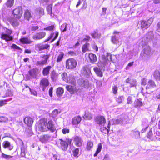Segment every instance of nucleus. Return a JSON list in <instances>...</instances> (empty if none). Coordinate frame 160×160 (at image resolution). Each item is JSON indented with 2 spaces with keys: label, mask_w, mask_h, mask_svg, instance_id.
<instances>
[{
  "label": "nucleus",
  "mask_w": 160,
  "mask_h": 160,
  "mask_svg": "<svg viewBox=\"0 0 160 160\" xmlns=\"http://www.w3.org/2000/svg\"><path fill=\"white\" fill-rule=\"evenodd\" d=\"M143 49L141 52L140 57L144 60H147L152 54V53L149 46L146 45L143 47Z\"/></svg>",
  "instance_id": "obj_1"
},
{
  "label": "nucleus",
  "mask_w": 160,
  "mask_h": 160,
  "mask_svg": "<svg viewBox=\"0 0 160 160\" xmlns=\"http://www.w3.org/2000/svg\"><path fill=\"white\" fill-rule=\"evenodd\" d=\"M156 87L154 82L152 80H150L148 82V86L146 87V89L149 88H154Z\"/></svg>",
  "instance_id": "obj_33"
},
{
  "label": "nucleus",
  "mask_w": 160,
  "mask_h": 160,
  "mask_svg": "<svg viewBox=\"0 0 160 160\" xmlns=\"http://www.w3.org/2000/svg\"><path fill=\"white\" fill-rule=\"evenodd\" d=\"M47 128L48 131L49 130L52 132L56 131V128L54 122L52 120H49L47 122Z\"/></svg>",
  "instance_id": "obj_5"
},
{
  "label": "nucleus",
  "mask_w": 160,
  "mask_h": 160,
  "mask_svg": "<svg viewBox=\"0 0 160 160\" xmlns=\"http://www.w3.org/2000/svg\"><path fill=\"white\" fill-rule=\"evenodd\" d=\"M20 41L22 43L29 44L31 43L33 41H31L30 39L27 37L22 38L20 39Z\"/></svg>",
  "instance_id": "obj_26"
},
{
  "label": "nucleus",
  "mask_w": 160,
  "mask_h": 160,
  "mask_svg": "<svg viewBox=\"0 0 160 160\" xmlns=\"http://www.w3.org/2000/svg\"><path fill=\"white\" fill-rule=\"evenodd\" d=\"M89 45V43H86L82 46V51L84 53L88 50V47Z\"/></svg>",
  "instance_id": "obj_44"
},
{
  "label": "nucleus",
  "mask_w": 160,
  "mask_h": 160,
  "mask_svg": "<svg viewBox=\"0 0 160 160\" xmlns=\"http://www.w3.org/2000/svg\"><path fill=\"white\" fill-rule=\"evenodd\" d=\"M13 13L14 16H16V18H20L22 14V9L21 7H19L14 9L13 12Z\"/></svg>",
  "instance_id": "obj_10"
},
{
  "label": "nucleus",
  "mask_w": 160,
  "mask_h": 160,
  "mask_svg": "<svg viewBox=\"0 0 160 160\" xmlns=\"http://www.w3.org/2000/svg\"><path fill=\"white\" fill-rule=\"evenodd\" d=\"M13 96L12 92L8 90L6 92L5 95L2 97V98H4L12 96Z\"/></svg>",
  "instance_id": "obj_50"
},
{
  "label": "nucleus",
  "mask_w": 160,
  "mask_h": 160,
  "mask_svg": "<svg viewBox=\"0 0 160 160\" xmlns=\"http://www.w3.org/2000/svg\"><path fill=\"white\" fill-rule=\"evenodd\" d=\"M12 100V98H11L6 100H0V107H2L3 105L6 104V102H9Z\"/></svg>",
  "instance_id": "obj_43"
},
{
  "label": "nucleus",
  "mask_w": 160,
  "mask_h": 160,
  "mask_svg": "<svg viewBox=\"0 0 160 160\" xmlns=\"http://www.w3.org/2000/svg\"><path fill=\"white\" fill-rule=\"evenodd\" d=\"M49 46L48 44L39 45L38 47L39 51L48 49Z\"/></svg>",
  "instance_id": "obj_39"
},
{
  "label": "nucleus",
  "mask_w": 160,
  "mask_h": 160,
  "mask_svg": "<svg viewBox=\"0 0 160 160\" xmlns=\"http://www.w3.org/2000/svg\"><path fill=\"white\" fill-rule=\"evenodd\" d=\"M60 140L61 141L60 144L61 148L63 151L67 150L68 147V144L62 139H61Z\"/></svg>",
  "instance_id": "obj_24"
},
{
  "label": "nucleus",
  "mask_w": 160,
  "mask_h": 160,
  "mask_svg": "<svg viewBox=\"0 0 160 160\" xmlns=\"http://www.w3.org/2000/svg\"><path fill=\"white\" fill-rule=\"evenodd\" d=\"M52 68V66H48L43 68L42 73L44 76H48L49 74V72Z\"/></svg>",
  "instance_id": "obj_19"
},
{
  "label": "nucleus",
  "mask_w": 160,
  "mask_h": 160,
  "mask_svg": "<svg viewBox=\"0 0 160 160\" xmlns=\"http://www.w3.org/2000/svg\"><path fill=\"white\" fill-rule=\"evenodd\" d=\"M111 122L113 124H118L122 122L121 119L120 118H118L117 119H113L111 121Z\"/></svg>",
  "instance_id": "obj_41"
},
{
  "label": "nucleus",
  "mask_w": 160,
  "mask_h": 160,
  "mask_svg": "<svg viewBox=\"0 0 160 160\" xmlns=\"http://www.w3.org/2000/svg\"><path fill=\"white\" fill-rule=\"evenodd\" d=\"M67 82L71 83L74 85H75L76 84V81L74 78H69L68 79V81Z\"/></svg>",
  "instance_id": "obj_53"
},
{
  "label": "nucleus",
  "mask_w": 160,
  "mask_h": 160,
  "mask_svg": "<svg viewBox=\"0 0 160 160\" xmlns=\"http://www.w3.org/2000/svg\"><path fill=\"white\" fill-rule=\"evenodd\" d=\"M58 74L54 70L52 71L51 76V78L53 80H56L58 78Z\"/></svg>",
  "instance_id": "obj_40"
},
{
  "label": "nucleus",
  "mask_w": 160,
  "mask_h": 160,
  "mask_svg": "<svg viewBox=\"0 0 160 160\" xmlns=\"http://www.w3.org/2000/svg\"><path fill=\"white\" fill-rule=\"evenodd\" d=\"M14 0H8L7 3L6 5L8 7H11L13 4Z\"/></svg>",
  "instance_id": "obj_51"
},
{
  "label": "nucleus",
  "mask_w": 160,
  "mask_h": 160,
  "mask_svg": "<svg viewBox=\"0 0 160 160\" xmlns=\"http://www.w3.org/2000/svg\"><path fill=\"white\" fill-rule=\"evenodd\" d=\"M30 28L31 31H34L38 30L39 28V27L37 26H31Z\"/></svg>",
  "instance_id": "obj_63"
},
{
  "label": "nucleus",
  "mask_w": 160,
  "mask_h": 160,
  "mask_svg": "<svg viewBox=\"0 0 160 160\" xmlns=\"http://www.w3.org/2000/svg\"><path fill=\"white\" fill-rule=\"evenodd\" d=\"M73 142L76 146L80 147L82 145L83 140L81 137L78 136H76L74 138Z\"/></svg>",
  "instance_id": "obj_13"
},
{
  "label": "nucleus",
  "mask_w": 160,
  "mask_h": 160,
  "mask_svg": "<svg viewBox=\"0 0 160 160\" xmlns=\"http://www.w3.org/2000/svg\"><path fill=\"white\" fill-rule=\"evenodd\" d=\"M51 138V135L48 134L41 135L40 137V141L42 143H45L49 140Z\"/></svg>",
  "instance_id": "obj_15"
},
{
  "label": "nucleus",
  "mask_w": 160,
  "mask_h": 160,
  "mask_svg": "<svg viewBox=\"0 0 160 160\" xmlns=\"http://www.w3.org/2000/svg\"><path fill=\"white\" fill-rule=\"evenodd\" d=\"M95 120L97 123L99 125L104 126L106 122L105 119L103 116H99L97 117L95 119Z\"/></svg>",
  "instance_id": "obj_14"
},
{
  "label": "nucleus",
  "mask_w": 160,
  "mask_h": 160,
  "mask_svg": "<svg viewBox=\"0 0 160 160\" xmlns=\"http://www.w3.org/2000/svg\"><path fill=\"white\" fill-rule=\"evenodd\" d=\"M102 148V145L101 143H99L98 145V148L97 150L94 155V157L97 156L98 153L101 151Z\"/></svg>",
  "instance_id": "obj_45"
},
{
  "label": "nucleus",
  "mask_w": 160,
  "mask_h": 160,
  "mask_svg": "<svg viewBox=\"0 0 160 160\" xmlns=\"http://www.w3.org/2000/svg\"><path fill=\"white\" fill-rule=\"evenodd\" d=\"M46 33L41 32L35 33L32 36V38L35 40H39L43 38L46 36Z\"/></svg>",
  "instance_id": "obj_6"
},
{
  "label": "nucleus",
  "mask_w": 160,
  "mask_h": 160,
  "mask_svg": "<svg viewBox=\"0 0 160 160\" xmlns=\"http://www.w3.org/2000/svg\"><path fill=\"white\" fill-rule=\"evenodd\" d=\"M79 149L77 148L73 151V156L75 157H78V154L79 153Z\"/></svg>",
  "instance_id": "obj_52"
},
{
  "label": "nucleus",
  "mask_w": 160,
  "mask_h": 160,
  "mask_svg": "<svg viewBox=\"0 0 160 160\" xmlns=\"http://www.w3.org/2000/svg\"><path fill=\"white\" fill-rule=\"evenodd\" d=\"M62 132L63 134H66L69 132V130L68 128H65L62 129Z\"/></svg>",
  "instance_id": "obj_60"
},
{
  "label": "nucleus",
  "mask_w": 160,
  "mask_h": 160,
  "mask_svg": "<svg viewBox=\"0 0 160 160\" xmlns=\"http://www.w3.org/2000/svg\"><path fill=\"white\" fill-rule=\"evenodd\" d=\"M153 34L152 32H150L147 34V41L150 42L153 38Z\"/></svg>",
  "instance_id": "obj_32"
},
{
  "label": "nucleus",
  "mask_w": 160,
  "mask_h": 160,
  "mask_svg": "<svg viewBox=\"0 0 160 160\" xmlns=\"http://www.w3.org/2000/svg\"><path fill=\"white\" fill-rule=\"evenodd\" d=\"M88 57L89 58L90 62L92 63L96 62L97 60L96 56L93 54L90 53L88 54Z\"/></svg>",
  "instance_id": "obj_21"
},
{
  "label": "nucleus",
  "mask_w": 160,
  "mask_h": 160,
  "mask_svg": "<svg viewBox=\"0 0 160 160\" xmlns=\"http://www.w3.org/2000/svg\"><path fill=\"white\" fill-rule=\"evenodd\" d=\"M3 29L5 33H2L1 35V38L3 40H5L6 42L12 40L13 38L10 36L12 32V31L5 27L3 28Z\"/></svg>",
  "instance_id": "obj_3"
},
{
  "label": "nucleus",
  "mask_w": 160,
  "mask_h": 160,
  "mask_svg": "<svg viewBox=\"0 0 160 160\" xmlns=\"http://www.w3.org/2000/svg\"><path fill=\"white\" fill-rule=\"evenodd\" d=\"M67 90L71 92H73L74 91V86L71 85H67L66 86Z\"/></svg>",
  "instance_id": "obj_46"
},
{
  "label": "nucleus",
  "mask_w": 160,
  "mask_h": 160,
  "mask_svg": "<svg viewBox=\"0 0 160 160\" xmlns=\"http://www.w3.org/2000/svg\"><path fill=\"white\" fill-rule=\"evenodd\" d=\"M49 55H44L42 57L43 59L42 60L38 61L36 62L37 65H38L42 66L47 64V61L49 58Z\"/></svg>",
  "instance_id": "obj_9"
},
{
  "label": "nucleus",
  "mask_w": 160,
  "mask_h": 160,
  "mask_svg": "<svg viewBox=\"0 0 160 160\" xmlns=\"http://www.w3.org/2000/svg\"><path fill=\"white\" fill-rule=\"evenodd\" d=\"M2 157L5 159L8 160L12 157V156L11 155H6L3 152L2 153Z\"/></svg>",
  "instance_id": "obj_54"
},
{
  "label": "nucleus",
  "mask_w": 160,
  "mask_h": 160,
  "mask_svg": "<svg viewBox=\"0 0 160 160\" xmlns=\"http://www.w3.org/2000/svg\"><path fill=\"white\" fill-rule=\"evenodd\" d=\"M93 70L98 77H102L103 73L101 68L98 67H95L94 68Z\"/></svg>",
  "instance_id": "obj_18"
},
{
  "label": "nucleus",
  "mask_w": 160,
  "mask_h": 160,
  "mask_svg": "<svg viewBox=\"0 0 160 160\" xmlns=\"http://www.w3.org/2000/svg\"><path fill=\"white\" fill-rule=\"evenodd\" d=\"M8 20L14 27H17L19 25V20L16 18H9Z\"/></svg>",
  "instance_id": "obj_16"
},
{
  "label": "nucleus",
  "mask_w": 160,
  "mask_h": 160,
  "mask_svg": "<svg viewBox=\"0 0 160 160\" xmlns=\"http://www.w3.org/2000/svg\"><path fill=\"white\" fill-rule=\"evenodd\" d=\"M92 117L93 116L92 114L88 111H86L85 112V115L83 116V118L87 120H90L92 118Z\"/></svg>",
  "instance_id": "obj_29"
},
{
  "label": "nucleus",
  "mask_w": 160,
  "mask_h": 160,
  "mask_svg": "<svg viewBox=\"0 0 160 160\" xmlns=\"http://www.w3.org/2000/svg\"><path fill=\"white\" fill-rule=\"evenodd\" d=\"M81 72L82 74L88 78H89L92 75L90 68L86 66L82 68Z\"/></svg>",
  "instance_id": "obj_7"
},
{
  "label": "nucleus",
  "mask_w": 160,
  "mask_h": 160,
  "mask_svg": "<svg viewBox=\"0 0 160 160\" xmlns=\"http://www.w3.org/2000/svg\"><path fill=\"white\" fill-rule=\"evenodd\" d=\"M64 92L63 89L61 87H59L57 90L56 94L57 95L58 97L61 96Z\"/></svg>",
  "instance_id": "obj_34"
},
{
  "label": "nucleus",
  "mask_w": 160,
  "mask_h": 160,
  "mask_svg": "<svg viewBox=\"0 0 160 160\" xmlns=\"http://www.w3.org/2000/svg\"><path fill=\"white\" fill-rule=\"evenodd\" d=\"M138 24H140L141 28L142 29L143 28L146 29L149 27V24H148L147 21H140L138 22Z\"/></svg>",
  "instance_id": "obj_25"
},
{
  "label": "nucleus",
  "mask_w": 160,
  "mask_h": 160,
  "mask_svg": "<svg viewBox=\"0 0 160 160\" xmlns=\"http://www.w3.org/2000/svg\"><path fill=\"white\" fill-rule=\"evenodd\" d=\"M123 96H120L116 98V101L119 103H121L122 102V100L123 99Z\"/></svg>",
  "instance_id": "obj_59"
},
{
  "label": "nucleus",
  "mask_w": 160,
  "mask_h": 160,
  "mask_svg": "<svg viewBox=\"0 0 160 160\" xmlns=\"http://www.w3.org/2000/svg\"><path fill=\"white\" fill-rule=\"evenodd\" d=\"M93 142L91 140L88 141L87 142L85 150L88 151L90 150L91 148L93 147Z\"/></svg>",
  "instance_id": "obj_30"
},
{
  "label": "nucleus",
  "mask_w": 160,
  "mask_h": 160,
  "mask_svg": "<svg viewBox=\"0 0 160 160\" xmlns=\"http://www.w3.org/2000/svg\"><path fill=\"white\" fill-rule=\"evenodd\" d=\"M36 129L41 132L47 131L46 120L45 119H41L36 125Z\"/></svg>",
  "instance_id": "obj_2"
},
{
  "label": "nucleus",
  "mask_w": 160,
  "mask_h": 160,
  "mask_svg": "<svg viewBox=\"0 0 160 160\" xmlns=\"http://www.w3.org/2000/svg\"><path fill=\"white\" fill-rule=\"evenodd\" d=\"M58 32L57 31L55 33H52L51 34L50 36L48 37V38L47 40H46L45 42H47L50 39H51L52 38H53L51 42H52L53 41H54L58 37Z\"/></svg>",
  "instance_id": "obj_17"
},
{
  "label": "nucleus",
  "mask_w": 160,
  "mask_h": 160,
  "mask_svg": "<svg viewBox=\"0 0 160 160\" xmlns=\"http://www.w3.org/2000/svg\"><path fill=\"white\" fill-rule=\"evenodd\" d=\"M64 55V54L63 52H60L59 53L57 57V62H61L63 58Z\"/></svg>",
  "instance_id": "obj_38"
},
{
  "label": "nucleus",
  "mask_w": 160,
  "mask_h": 160,
  "mask_svg": "<svg viewBox=\"0 0 160 160\" xmlns=\"http://www.w3.org/2000/svg\"><path fill=\"white\" fill-rule=\"evenodd\" d=\"M58 114V110L57 109L53 110L52 112V115L53 117H55Z\"/></svg>",
  "instance_id": "obj_64"
},
{
  "label": "nucleus",
  "mask_w": 160,
  "mask_h": 160,
  "mask_svg": "<svg viewBox=\"0 0 160 160\" xmlns=\"http://www.w3.org/2000/svg\"><path fill=\"white\" fill-rule=\"evenodd\" d=\"M133 134L137 138H140V133L139 131H136L133 132Z\"/></svg>",
  "instance_id": "obj_61"
},
{
  "label": "nucleus",
  "mask_w": 160,
  "mask_h": 160,
  "mask_svg": "<svg viewBox=\"0 0 160 160\" xmlns=\"http://www.w3.org/2000/svg\"><path fill=\"white\" fill-rule=\"evenodd\" d=\"M77 62L74 59L70 58L66 61V68L68 69L73 70L76 68Z\"/></svg>",
  "instance_id": "obj_4"
},
{
  "label": "nucleus",
  "mask_w": 160,
  "mask_h": 160,
  "mask_svg": "<svg viewBox=\"0 0 160 160\" xmlns=\"http://www.w3.org/2000/svg\"><path fill=\"white\" fill-rule=\"evenodd\" d=\"M36 72V69L34 68L30 70L29 71V73L30 76L33 78H36L37 75Z\"/></svg>",
  "instance_id": "obj_37"
},
{
  "label": "nucleus",
  "mask_w": 160,
  "mask_h": 160,
  "mask_svg": "<svg viewBox=\"0 0 160 160\" xmlns=\"http://www.w3.org/2000/svg\"><path fill=\"white\" fill-rule=\"evenodd\" d=\"M127 83L130 84V87H135L137 85L136 81L135 80L128 78L126 80Z\"/></svg>",
  "instance_id": "obj_22"
},
{
  "label": "nucleus",
  "mask_w": 160,
  "mask_h": 160,
  "mask_svg": "<svg viewBox=\"0 0 160 160\" xmlns=\"http://www.w3.org/2000/svg\"><path fill=\"white\" fill-rule=\"evenodd\" d=\"M49 82L48 79L46 78H43L40 81V85L42 88V90L44 91L46 87L48 86Z\"/></svg>",
  "instance_id": "obj_8"
},
{
  "label": "nucleus",
  "mask_w": 160,
  "mask_h": 160,
  "mask_svg": "<svg viewBox=\"0 0 160 160\" xmlns=\"http://www.w3.org/2000/svg\"><path fill=\"white\" fill-rule=\"evenodd\" d=\"M3 146L4 148H8L9 150H11L13 148V147L11 145L10 143L8 141L4 142L3 143Z\"/></svg>",
  "instance_id": "obj_31"
},
{
  "label": "nucleus",
  "mask_w": 160,
  "mask_h": 160,
  "mask_svg": "<svg viewBox=\"0 0 160 160\" xmlns=\"http://www.w3.org/2000/svg\"><path fill=\"white\" fill-rule=\"evenodd\" d=\"M119 32L116 31L113 32V35L111 37V41L113 43L116 44L119 42Z\"/></svg>",
  "instance_id": "obj_12"
},
{
  "label": "nucleus",
  "mask_w": 160,
  "mask_h": 160,
  "mask_svg": "<svg viewBox=\"0 0 160 160\" xmlns=\"http://www.w3.org/2000/svg\"><path fill=\"white\" fill-rule=\"evenodd\" d=\"M55 27L54 25H52L44 28V30L51 31Z\"/></svg>",
  "instance_id": "obj_55"
},
{
  "label": "nucleus",
  "mask_w": 160,
  "mask_h": 160,
  "mask_svg": "<svg viewBox=\"0 0 160 160\" xmlns=\"http://www.w3.org/2000/svg\"><path fill=\"white\" fill-rule=\"evenodd\" d=\"M78 84L81 87L86 88L88 86V80L83 78H80L78 81Z\"/></svg>",
  "instance_id": "obj_11"
},
{
  "label": "nucleus",
  "mask_w": 160,
  "mask_h": 160,
  "mask_svg": "<svg viewBox=\"0 0 160 160\" xmlns=\"http://www.w3.org/2000/svg\"><path fill=\"white\" fill-rule=\"evenodd\" d=\"M37 14H39L41 16L44 15V9L42 8H39L37 9Z\"/></svg>",
  "instance_id": "obj_42"
},
{
  "label": "nucleus",
  "mask_w": 160,
  "mask_h": 160,
  "mask_svg": "<svg viewBox=\"0 0 160 160\" xmlns=\"http://www.w3.org/2000/svg\"><path fill=\"white\" fill-rule=\"evenodd\" d=\"M142 105L143 103L141 99L135 100L134 103V106L136 108H139L142 106Z\"/></svg>",
  "instance_id": "obj_28"
},
{
  "label": "nucleus",
  "mask_w": 160,
  "mask_h": 160,
  "mask_svg": "<svg viewBox=\"0 0 160 160\" xmlns=\"http://www.w3.org/2000/svg\"><path fill=\"white\" fill-rule=\"evenodd\" d=\"M62 78L64 81L67 82L68 81V78L67 74L66 72H64L62 74Z\"/></svg>",
  "instance_id": "obj_49"
},
{
  "label": "nucleus",
  "mask_w": 160,
  "mask_h": 160,
  "mask_svg": "<svg viewBox=\"0 0 160 160\" xmlns=\"http://www.w3.org/2000/svg\"><path fill=\"white\" fill-rule=\"evenodd\" d=\"M153 75L154 79L156 81L160 80V71L159 70H156L153 72Z\"/></svg>",
  "instance_id": "obj_27"
},
{
  "label": "nucleus",
  "mask_w": 160,
  "mask_h": 160,
  "mask_svg": "<svg viewBox=\"0 0 160 160\" xmlns=\"http://www.w3.org/2000/svg\"><path fill=\"white\" fill-rule=\"evenodd\" d=\"M24 17L25 19L28 20L31 18V14L29 10H27L25 11Z\"/></svg>",
  "instance_id": "obj_36"
},
{
  "label": "nucleus",
  "mask_w": 160,
  "mask_h": 160,
  "mask_svg": "<svg viewBox=\"0 0 160 160\" xmlns=\"http://www.w3.org/2000/svg\"><path fill=\"white\" fill-rule=\"evenodd\" d=\"M132 102V96H129L127 100V103L128 104H131Z\"/></svg>",
  "instance_id": "obj_62"
},
{
  "label": "nucleus",
  "mask_w": 160,
  "mask_h": 160,
  "mask_svg": "<svg viewBox=\"0 0 160 160\" xmlns=\"http://www.w3.org/2000/svg\"><path fill=\"white\" fill-rule=\"evenodd\" d=\"M24 122L29 127L32 125L33 122L32 119L30 117H26L24 119Z\"/></svg>",
  "instance_id": "obj_23"
},
{
  "label": "nucleus",
  "mask_w": 160,
  "mask_h": 160,
  "mask_svg": "<svg viewBox=\"0 0 160 160\" xmlns=\"http://www.w3.org/2000/svg\"><path fill=\"white\" fill-rule=\"evenodd\" d=\"M81 118L79 116H76L74 117L72 119V124L73 125H77L81 122Z\"/></svg>",
  "instance_id": "obj_20"
},
{
  "label": "nucleus",
  "mask_w": 160,
  "mask_h": 160,
  "mask_svg": "<svg viewBox=\"0 0 160 160\" xmlns=\"http://www.w3.org/2000/svg\"><path fill=\"white\" fill-rule=\"evenodd\" d=\"M8 121L7 118L4 117H0V122H7Z\"/></svg>",
  "instance_id": "obj_58"
},
{
  "label": "nucleus",
  "mask_w": 160,
  "mask_h": 160,
  "mask_svg": "<svg viewBox=\"0 0 160 160\" xmlns=\"http://www.w3.org/2000/svg\"><path fill=\"white\" fill-rule=\"evenodd\" d=\"M52 4H50L47 7V10L48 13L50 14L51 16H52Z\"/></svg>",
  "instance_id": "obj_48"
},
{
  "label": "nucleus",
  "mask_w": 160,
  "mask_h": 160,
  "mask_svg": "<svg viewBox=\"0 0 160 160\" xmlns=\"http://www.w3.org/2000/svg\"><path fill=\"white\" fill-rule=\"evenodd\" d=\"M118 90V88L117 86H114L112 87V92H113V93L114 95L116 94Z\"/></svg>",
  "instance_id": "obj_57"
},
{
  "label": "nucleus",
  "mask_w": 160,
  "mask_h": 160,
  "mask_svg": "<svg viewBox=\"0 0 160 160\" xmlns=\"http://www.w3.org/2000/svg\"><path fill=\"white\" fill-rule=\"evenodd\" d=\"M68 24L66 23L63 24L61 27L60 30L61 31L65 32L67 31V27Z\"/></svg>",
  "instance_id": "obj_47"
},
{
  "label": "nucleus",
  "mask_w": 160,
  "mask_h": 160,
  "mask_svg": "<svg viewBox=\"0 0 160 160\" xmlns=\"http://www.w3.org/2000/svg\"><path fill=\"white\" fill-rule=\"evenodd\" d=\"M11 48L16 50H20L22 51V49L19 48L18 46L14 44H12L11 46Z\"/></svg>",
  "instance_id": "obj_56"
},
{
  "label": "nucleus",
  "mask_w": 160,
  "mask_h": 160,
  "mask_svg": "<svg viewBox=\"0 0 160 160\" xmlns=\"http://www.w3.org/2000/svg\"><path fill=\"white\" fill-rule=\"evenodd\" d=\"M110 121H109V123L108 126V128H107L106 127H102L100 128V130L102 132L105 133H108L109 131V128H110Z\"/></svg>",
  "instance_id": "obj_35"
}]
</instances>
